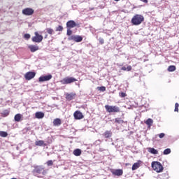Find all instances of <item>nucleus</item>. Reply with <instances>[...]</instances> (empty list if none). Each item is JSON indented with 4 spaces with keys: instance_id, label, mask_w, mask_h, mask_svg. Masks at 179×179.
I'll return each instance as SVG.
<instances>
[{
    "instance_id": "f257e3e1",
    "label": "nucleus",
    "mask_w": 179,
    "mask_h": 179,
    "mask_svg": "<svg viewBox=\"0 0 179 179\" xmlns=\"http://www.w3.org/2000/svg\"><path fill=\"white\" fill-rule=\"evenodd\" d=\"M32 174L35 177L41 178L42 176H45V169L43 166H34V169L32 171Z\"/></svg>"
},
{
    "instance_id": "f03ea898",
    "label": "nucleus",
    "mask_w": 179,
    "mask_h": 179,
    "mask_svg": "<svg viewBox=\"0 0 179 179\" xmlns=\"http://www.w3.org/2000/svg\"><path fill=\"white\" fill-rule=\"evenodd\" d=\"M143 20H145L143 15L136 14L131 18V23L134 26H139Z\"/></svg>"
},
{
    "instance_id": "7ed1b4c3",
    "label": "nucleus",
    "mask_w": 179,
    "mask_h": 179,
    "mask_svg": "<svg viewBox=\"0 0 179 179\" xmlns=\"http://www.w3.org/2000/svg\"><path fill=\"white\" fill-rule=\"evenodd\" d=\"M151 166L153 169L157 173H162L164 170L163 165H162V163L159 162H152L151 164Z\"/></svg>"
},
{
    "instance_id": "20e7f679",
    "label": "nucleus",
    "mask_w": 179,
    "mask_h": 179,
    "mask_svg": "<svg viewBox=\"0 0 179 179\" xmlns=\"http://www.w3.org/2000/svg\"><path fill=\"white\" fill-rule=\"evenodd\" d=\"M74 82H78V80L73 77H66L60 80L62 85H71V83H73Z\"/></svg>"
},
{
    "instance_id": "39448f33",
    "label": "nucleus",
    "mask_w": 179,
    "mask_h": 179,
    "mask_svg": "<svg viewBox=\"0 0 179 179\" xmlns=\"http://www.w3.org/2000/svg\"><path fill=\"white\" fill-rule=\"evenodd\" d=\"M106 110L107 113H120V107L117 106H105Z\"/></svg>"
},
{
    "instance_id": "423d86ee",
    "label": "nucleus",
    "mask_w": 179,
    "mask_h": 179,
    "mask_svg": "<svg viewBox=\"0 0 179 179\" xmlns=\"http://www.w3.org/2000/svg\"><path fill=\"white\" fill-rule=\"evenodd\" d=\"M35 36L32 37V41L34 43H41L43 41V36L42 35L39 34L38 32L34 33Z\"/></svg>"
},
{
    "instance_id": "0eeeda50",
    "label": "nucleus",
    "mask_w": 179,
    "mask_h": 179,
    "mask_svg": "<svg viewBox=\"0 0 179 179\" xmlns=\"http://www.w3.org/2000/svg\"><path fill=\"white\" fill-rule=\"evenodd\" d=\"M34 13V10L31 8H26L22 10V15L25 16H31Z\"/></svg>"
},
{
    "instance_id": "6e6552de",
    "label": "nucleus",
    "mask_w": 179,
    "mask_h": 179,
    "mask_svg": "<svg viewBox=\"0 0 179 179\" xmlns=\"http://www.w3.org/2000/svg\"><path fill=\"white\" fill-rule=\"evenodd\" d=\"M69 40H73V41H76V43H80L83 40V38L80 36L72 35L69 37Z\"/></svg>"
},
{
    "instance_id": "1a4fd4ad",
    "label": "nucleus",
    "mask_w": 179,
    "mask_h": 179,
    "mask_svg": "<svg viewBox=\"0 0 179 179\" xmlns=\"http://www.w3.org/2000/svg\"><path fill=\"white\" fill-rule=\"evenodd\" d=\"M52 79V75L48 74L47 76H41L39 77V82H48V80H51Z\"/></svg>"
},
{
    "instance_id": "9d476101",
    "label": "nucleus",
    "mask_w": 179,
    "mask_h": 179,
    "mask_svg": "<svg viewBox=\"0 0 179 179\" xmlns=\"http://www.w3.org/2000/svg\"><path fill=\"white\" fill-rule=\"evenodd\" d=\"M36 76V72L29 71L26 73L24 78L26 80H31Z\"/></svg>"
},
{
    "instance_id": "9b49d317",
    "label": "nucleus",
    "mask_w": 179,
    "mask_h": 179,
    "mask_svg": "<svg viewBox=\"0 0 179 179\" xmlns=\"http://www.w3.org/2000/svg\"><path fill=\"white\" fill-rule=\"evenodd\" d=\"M66 27L68 29H73V27H76V22L73 20H69L66 22Z\"/></svg>"
},
{
    "instance_id": "f8f14e48",
    "label": "nucleus",
    "mask_w": 179,
    "mask_h": 179,
    "mask_svg": "<svg viewBox=\"0 0 179 179\" xmlns=\"http://www.w3.org/2000/svg\"><path fill=\"white\" fill-rule=\"evenodd\" d=\"M73 115L75 120H82V118H83V114H82L79 110H76Z\"/></svg>"
},
{
    "instance_id": "ddd939ff",
    "label": "nucleus",
    "mask_w": 179,
    "mask_h": 179,
    "mask_svg": "<svg viewBox=\"0 0 179 179\" xmlns=\"http://www.w3.org/2000/svg\"><path fill=\"white\" fill-rule=\"evenodd\" d=\"M112 173L114 176H117L118 177L122 176L124 174V171L122 169H115V171H112Z\"/></svg>"
},
{
    "instance_id": "4468645a",
    "label": "nucleus",
    "mask_w": 179,
    "mask_h": 179,
    "mask_svg": "<svg viewBox=\"0 0 179 179\" xmlns=\"http://www.w3.org/2000/svg\"><path fill=\"white\" fill-rule=\"evenodd\" d=\"M28 48L30 50L31 52H36V51H38V45H29Z\"/></svg>"
},
{
    "instance_id": "2eb2a0df",
    "label": "nucleus",
    "mask_w": 179,
    "mask_h": 179,
    "mask_svg": "<svg viewBox=\"0 0 179 179\" xmlns=\"http://www.w3.org/2000/svg\"><path fill=\"white\" fill-rule=\"evenodd\" d=\"M75 96H76V94L74 93L66 94V100H69V101H71V100H73V99H75Z\"/></svg>"
},
{
    "instance_id": "dca6fc26",
    "label": "nucleus",
    "mask_w": 179,
    "mask_h": 179,
    "mask_svg": "<svg viewBox=\"0 0 179 179\" xmlns=\"http://www.w3.org/2000/svg\"><path fill=\"white\" fill-rule=\"evenodd\" d=\"M148 150L151 155H159V151L154 148H148Z\"/></svg>"
},
{
    "instance_id": "f3484780",
    "label": "nucleus",
    "mask_w": 179,
    "mask_h": 179,
    "mask_svg": "<svg viewBox=\"0 0 179 179\" xmlns=\"http://www.w3.org/2000/svg\"><path fill=\"white\" fill-rule=\"evenodd\" d=\"M36 118H38V120H41V118H44V113L43 112H36L35 113Z\"/></svg>"
},
{
    "instance_id": "a211bd4d",
    "label": "nucleus",
    "mask_w": 179,
    "mask_h": 179,
    "mask_svg": "<svg viewBox=\"0 0 179 179\" xmlns=\"http://www.w3.org/2000/svg\"><path fill=\"white\" fill-rule=\"evenodd\" d=\"M73 155H74V156H80V155H82V150L77 148L76 150H73Z\"/></svg>"
},
{
    "instance_id": "6ab92c4d",
    "label": "nucleus",
    "mask_w": 179,
    "mask_h": 179,
    "mask_svg": "<svg viewBox=\"0 0 179 179\" xmlns=\"http://www.w3.org/2000/svg\"><path fill=\"white\" fill-rule=\"evenodd\" d=\"M139 167H141V164L139 162H136L133 164V166L131 167V170L133 171L135 170H138V169H139Z\"/></svg>"
},
{
    "instance_id": "aec40b11",
    "label": "nucleus",
    "mask_w": 179,
    "mask_h": 179,
    "mask_svg": "<svg viewBox=\"0 0 179 179\" xmlns=\"http://www.w3.org/2000/svg\"><path fill=\"white\" fill-rule=\"evenodd\" d=\"M103 135L105 138H111L113 132L111 131H106Z\"/></svg>"
},
{
    "instance_id": "412c9836",
    "label": "nucleus",
    "mask_w": 179,
    "mask_h": 179,
    "mask_svg": "<svg viewBox=\"0 0 179 179\" xmlns=\"http://www.w3.org/2000/svg\"><path fill=\"white\" fill-rule=\"evenodd\" d=\"M121 71H127V72H129L132 71V66H127V67L125 66H122L121 68Z\"/></svg>"
},
{
    "instance_id": "4be33fe9",
    "label": "nucleus",
    "mask_w": 179,
    "mask_h": 179,
    "mask_svg": "<svg viewBox=\"0 0 179 179\" xmlns=\"http://www.w3.org/2000/svg\"><path fill=\"white\" fill-rule=\"evenodd\" d=\"M61 124H62V122H61V119H59V118L55 119L53 121V124L55 126L58 127V126L61 125Z\"/></svg>"
},
{
    "instance_id": "5701e85b",
    "label": "nucleus",
    "mask_w": 179,
    "mask_h": 179,
    "mask_svg": "<svg viewBox=\"0 0 179 179\" xmlns=\"http://www.w3.org/2000/svg\"><path fill=\"white\" fill-rule=\"evenodd\" d=\"M22 119V115L18 113V114H16L14 117V120L16 122H20V120Z\"/></svg>"
},
{
    "instance_id": "b1692460",
    "label": "nucleus",
    "mask_w": 179,
    "mask_h": 179,
    "mask_svg": "<svg viewBox=\"0 0 179 179\" xmlns=\"http://www.w3.org/2000/svg\"><path fill=\"white\" fill-rule=\"evenodd\" d=\"M35 144L36 146H45V144H44V141L43 140L36 141Z\"/></svg>"
},
{
    "instance_id": "393cba45",
    "label": "nucleus",
    "mask_w": 179,
    "mask_h": 179,
    "mask_svg": "<svg viewBox=\"0 0 179 179\" xmlns=\"http://www.w3.org/2000/svg\"><path fill=\"white\" fill-rule=\"evenodd\" d=\"M45 31L48 34H50V36L55 34V31L52 28H46Z\"/></svg>"
},
{
    "instance_id": "a878e982",
    "label": "nucleus",
    "mask_w": 179,
    "mask_h": 179,
    "mask_svg": "<svg viewBox=\"0 0 179 179\" xmlns=\"http://www.w3.org/2000/svg\"><path fill=\"white\" fill-rule=\"evenodd\" d=\"M145 124L146 125H148V127H152V125H153V120L148 118L146 121H145Z\"/></svg>"
},
{
    "instance_id": "bb28decb",
    "label": "nucleus",
    "mask_w": 179,
    "mask_h": 179,
    "mask_svg": "<svg viewBox=\"0 0 179 179\" xmlns=\"http://www.w3.org/2000/svg\"><path fill=\"white\" fill-rule=\"evenodd\" d=\"M176 66L171 65L168 67V71L169 72H174L176 71Z\"/></svg>"
},
{
    "instance_id": "cd10ccee",
    "label": "nucleus",
    "mask_w": 179,
    "mask_h": 179,
    "mask_svg": "<svg viewBox=\"0 0 179 179\" xmlns=\"http://www.w3.org/2000/svg\"><path fill=\"white\" fill-rule=\"evenodd\" d=\"M0 136H1V138H6V136H8V132L0 131Z\"/></svg>"
},
{
    "instance_id": "c85d7f7f",
    "label": "nucleus",
    "mask_w": 179,
    "mask_h": 179,
    "mask_svg": "<svg viewBox=\"0 0 179 179\" xmlns=\"http://www.w3.org/2000/svg\"><path fill=\"white\" fill-rule=\"evenodd\" d=\"M1 114L2 117H8L9 115V110H4Z\"/></svg>"
},
{
    "instance_id": "c756f323",
    "label": "nucleus",
    "mask_w": 179,
    "mask_h": 179,
    "mask_svg": "<svg viewBox=\"0 0 179 179\" xmlns=\"http://www.w3.org/2000/svg\"><path fill=\"white\" fill-rule=\"evenodd\" d=\"M115 122H116L117 124H124V120H122L120 117H117L115 119Z\"/></svg>"
},
{
    "instance_id": "7c9ffc66",
    "label": "nucleus",
    "mask_w": 179,
    "mask_h": 179,
    "mask_svg": "<svg viewBox=\"0 0 179 179\" xmlns=\"http://www.w3.org/2000/svg\"><path fill=\"white\" fill-rule=\"evenodd\" d=\"M164 155H170L171 153V150L170 148H166L163 152Z\"/></svg>"
},
{
    "instance_id": "2f4dec72",
    "label": "nucleus",
    "mask_w": 179,
    "mask_h": 179,
    "mask_svg": "<svg viewBox=\"0 0 179 179\" xmlns=\"http://www.w3.org/2000/svg\"><path fill=\"white\" fill-rule=\"evenodd\" d=\"M159 178H162V179L169 178V174L168 173H163L162 175L159 176Z\"/></svg>"
},
{
    "instance_id": "473e14b6",
    "label": "nucleus",
    "mask_w": 179,
    "mask_h": 179,
    "mask_svg": "<svg viewBox=\"0 0 179 179\" xmlns=\"http://www.w3.org/2000/svg\"><path fill=\"white\" fill-rule=\"evenodd\" d=\"M64 30V27L61 25H59L57 28H56V31H62Z\"/></svg>"
},
{
    "instance_id": "72a5a7b5",
    "label": "nucleus",
    "mask_w": 179,
    "mask_h": 179,
    "mask_svg": "<svg viewBox=\"0 0 179 179\" xmlns=\"http://www.w3.org/2000/svg\"><path fill=\"white\" fill-rule=\"evenodd\" d=\"M97 89L100 92H106V87H104V86L98 87Z\"/></svg>"
},
{
    "instance_id": "f704fd0d",
    "label": "nucleus",
    "mask_w": 179,
    "mask_h": 179,
    "mask_svg": "<svg viewBox=\"0 0 179 179\" xmlns=\"http://www.w3.org/2000/svg\"><path fill=\"white\" fill-rule=\"evenodd\" d=\"M72 34V30H71V28H69L67 29V36H71Z\"/></svg>"
},
{
    "instance_id": "c9c22d12",
    "label": "nucleus",
    "mask_w": 179,
    "mask_h": 179,
    "mask_svg": "<svg viewBox=\"0 0 179 179\" xmlns=\"http://www.w3.org/2000/svg\"><path fill=\"white\" fill-rule=\"evenodd\" d=\"M178 107H179V104H178V103H176L175 104V110H174L175 112L178 111Z\"/></svg>"
},
{
    "instance_id": "e433bc0d",
    "label": "nucleus",
    "mask_w": 179,
    "mask_h": 179,
    "mask_svg": "<svg viewBox=\"0 0 179 179\" xmlns=\"http://www.w3.org/2000/svg\"><path fill=\"white\" fill-rule=\"evenodd\" d=\"M24 38H26V40H29V38H30V34H25L24 35Z\"/></svg>"
},
{
    "instance_id": "4c0bfd02",
    "label": "nucleus",
    "mask_w": 179,
    "mask_h": 179,
    "mask_svg": "<svg viewBox=\"0 0 179 179\" xmlns=\"http://www.w3.org/2000/svg\"><path fill=\"white\" fill-rule=\"evenodd\" d=\"M166 134H164V133H160L159 134V138H160V139H163V138H164Z\"/></svg>"
},
{
    "instance_id": "58836bf2",
    "label": "nucleus",
    "mask_w": 179,
    "mask_h": 179,
    "mask_svg": "<svg viewBox=\"0 0 179 179\" xmlns=\"http://www.w3.org/2000/svg\"><path fill=\"white\" fill-rule=\"evenodd\" d=\"M47 164H48V166H52V164H53L52 160L48 161Z\"/></svg>"
},
{
    "instance_id": "ea45409f",
    "label": "nucleus",
    "mask_w": 179,
    "mask_h": 179,
    "mask_svg": "<svg viewBox=\"0 0 179 179\" xmlns=\"http://www.w3.org/2000/svg\"><path fill=\"white\" fill-rule=\"evenodd\" d=\"M120 97H126L127 96V94H125L124 92H121L120 94Z\"/></svg>"
},
{
    "instance_id": "a19ab883",
    "label": "nucleus",
    "mask_w": 179,
    "mask_h": 179,
    "mask_svg": "<svg viewBox=\"0 0 179 179\" xmlns=\"http://www.w3.org/2000/svg\"><path fill=\"white\" fill-rule=\"evenodd\" d=\"M99 43H100V44H104V39H103L102 38H100Z\"/></svg>"
},
{
    "instance_id": "79ce46f5",
    "label": "nucleus",
    "mask_w": 179,
    "mask_h": 179,
    "mask_svg": "<svg viewBox=\"0 0 179 179\" xmlns=\"http://www.w3.org/2000/svg\"><path fill=\"white\" fill-rule=\"evenodd\" d=\"M141 2H144V3H148V0H141Z\"/></svg>"
},
{
    "instance_id": "37998d69",
    "label": "nucleus",
    "mask_w": 179,
    "mask_h": 179,
    "mask_svg": "<svg viewBox=\"0 0 179 179\" xmlns=\"http://www.w3.org/2000/svg\"><path fill=\"white\" fill-rule=\"evenodd\" d=\"M97 142H100V140H98V141H96V143H97Z\"/></svg>"
},
{
    "instance_id": "c03bdc74",
    "label": "nucleus",
    "mask_w": 179,
    "mask_h": 179,
    "mask_svg": "<svg viewBox=\"0 0 179 179\" xmlns=\"http://www.w3.org/2000/svg\"><path fill=\"white\" fill-rule=\"evenodd\" d=\"M114 1H115L116 2H118V1H120V0H114Z\"/></svg>"
},
{
    "instance_id": "a18cd8bd",
    "label": "nucleus",
    "mask_w": 179,
    "mask_h": 179,
    "mask_svg": "<svg viewBox=\"0 0 179 179\" xmlns=\"http://www.w3.org/2000/svg\"><path fill=\"white\" fill-rule=\"evenodd\" d=\"M45 38H47V35L45 36Z\"/></svg>"
},
{
    "instance_id": "49530a36",
    "label": "nucleus",
    "mask_w": 179,
    "mask_h": 179,
    "mask_svg": "<svg viewBox=\"0 0 179 179\" xmlns=\"http://www.w3.org/2000/svg\"><path fill=\"white\" fill-rule=\"evenodd\" d=\"M28 130H30V128H28Z\"/></svg>"
}]
</instances>
